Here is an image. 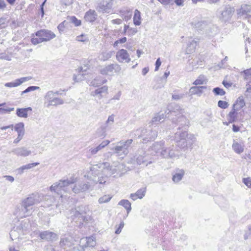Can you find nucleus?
Here are the masks:
<instances>
[{
  "label": "nucleus",
  "mask_w": 251,
  "mask_h": 251,
  "mask_svg": "<svg viewBox=\"0 0 251 251\" xmlns=\"http://www.w3.org/2000/svg\"><path fill=\"white\" fill-rule=\"evenodd\" d=\"M123 166L119 163H114L111 166L107 162L99 163L91 167L84 177L92 184H103L106 182L108 176L120 172Z\"/></svg>",
  "instance_id": "1"
},
{
  "label": "nucleus",
  "mask_w": 251,
  "mask_h": 251,
  "mask_svg": "<svg viewBox=\"0 0 251 251\" xmlns=\"http://www.w3.org/2000/svg\"><path fill=\"white\" fill-rule=\"evenodd\" d=\"M38 198V195L32 194L24 199L21 203V209L16 212L17 216L23 218L31 215L33 205L39 202Z\"/></svg>",
  "instance_id": "2"
},
{
  "label": "nucleus",
  "mask_w": 251,
  "mask_h": 251,
  "mask_svg": "<svg viewBox=\"0 0 251 251\" xmlns=\"http://www.w3.org/2000/svg\"><path fill=\"white\" fill-rule=\"evenodd\" d=\"M76 181V179L74 177H72L69 179L60 180L50 187V190L60 195L62 198L64 193H70L72 191V185Z\"/></svg>",
  "instance_id": "3"
},
{
  "label": "nucleus",
  "mask_w": 251,
  "mask_h": 251,
  "mask_svg": "<svg viewBox=\"0 0 251 251\" xmlns=\"http://www.w3.org/2000/svg\"><path fill=\"white\" fill-rule=\"evenodd\" d=\"M181 130L179 126L178 131L176 133L175 140L177 145L180 148L191 146L195 141V137L194 135L188 134L187 130Z\"/></svg>",
  "instance_id": "4"
},
{
  "label": "nucleus",
  "mask_w": 251,
  "mask_h": 251,
  "mask_svg": "<svg viewBox=\"0 0 251 251\" xmlns=\"http://www.w3.org/2000/svg\"><path fill=\"white\" fill-rule=\"evenodd\" d=\"M133 142L132 139L121 141L112 149L114 153L118 156H126L129 153V148Z\"/></svg>",
  "instance_id": "5"
},
{
  "label": "nucleus",
  "mask_w": 251,
  "mask_h": 251,
  "mask_svg": "<svg viewBox=\"0 0 251 251\" xmlns=\"http://www.w3.org/2000/svg\"><path fill=\"white\" fill-rule=\"evenodd\" d=\"M170 115L172 116H175V117H172L171 120L172 122L176 124L179 125L180 126H188L189 121L183 115L184 112L183 110L180 109L178 112L176 111H169Z\"/></svg>",
  "instance_id": "6"
},
{
  "label": "nucleus",
  "mask_w": 251,
  "mask_h": 251,
  "mask_svg": "<svg viewBox=\"0 0 251 251\" xmlns=\"http://www.w3.org/2000/svg\"><path fill=\"white\" fill-rule=\"evenodd\" d=\"M83 208V206L79 207H78L79 210H75L74 212L73 220L78 224H82L84 222H87L90 219L89 217L85 216V212L82 211V209Z\"/></svg>",
  "instance_id": "7"
},
{
  "label": "nucleus",
  "mask_w": 251,
  "mask_h": 251,
  "mask_svg": "<svg viewBox=\"0 0 251 251\" xmlns=\"http://www.w3.org/2000/svg\"><path fill=\"white\" fill-rule=\"evenodd\" d=\"M108 87L104 85L100 87H98L95 90L92 91L91 95L94 97L96 100H100L106 97L108 94Z\"/></svg>",
  "instance_id": "8"
},
{
  "label": "nucleus",
  "mask_w": 251,
  "mask_h": 251,
  "mask_svg": "<svg viewBox=\"0 0 251 251\" xmlns=\"http://www.w3.org/2000/svg\"><path fill=\"white\" fill-rule=\"evenodd\" d=\"M112 0H103L96 7L99 12L108 13L112 7Z\"/></svg>",
  "instance_id": "9"
},
{
  "label": "nucleus",
  "mask_w": 251,
  "mask_h": 251,
  "mask_svg": "<svg viewBox=\"0 0 251 251\" xmlns=\"http://www.w3.org/2000/svg\"><path fill=\"white\" fill-rule=\"evenodd\" d=\"M121 70V67L117 64H113L105 66L100 69L102 75H112L114 73H119Z\"/></svg>",
  "instance_id": "10"
},
{
  "label": "nucleus",
  "mask_w": 251,
  "mask_h": 251,
  "mask_svg": "<svg viewBox=\"0 0 251 251\" xmlns=\"http://www.w3.org/2000/svg\"><path fill=\"white\" fill-rule=\"evenodd\" d=\"M37 37H41L44 42H48L55 37V34L50 30L41 29L35 33Z\"/></svg>",
  "instance_id": "11"
},
{
  "label": "nucleus",
  "mask_w": 251,
  "mask_h": 251,
  "mask_svg": "<svg viewBox=\"0 0 251 251\" xmlns=\"http://www.w3.org/2000/svg\"><path fill=\"white\" fill-rule=\"evenodd\" d=\"M174 149V146L173 145L170 147H166L164 145L162 151H160V154L161 156L166 158L177 157L178 155L175 153Z\"/></svg>",
  "instance_id": "12"
},
{
  "label": "nucleus",
  "mask_w": 251,
  "mask_h": 251,
  "mask_svg": "<svg viewBox=\"0 0 251 251\" xmlns=\"http://www.w3.org/2000/svg\"><path fill=\"white\" fill-rule=\"evenodd\" d=\"M116 59L120 63H128L131 60L129 53L125 49H121L117 52Z\"/></svg>",
  "instance_id": "13"
},
{
  "label": "nucleus",
  "mask_w": 251,
  "mask_h": 251,
  "mask_svg": "<svg viewBox=\"0 0 251 251\" xmlns=\"http://www.w3.org/2000/svg\"><path fill=\"white\" fill-rule=\"evenodd\" d=\"M12 152L17 156L21 157H26L34 153V151H31L29 148L25 147H18L14 149Z\"/></svg>",
  "instance_id": "14"
},
{
  "label": "nucleus",
  "mask_w": 251,
  "mask_h": 251,
  "mask_svg": "<svg viewBox=\"0 0 251 251\" xmlns=\"http://www.w3.org/2000/svg\"><path fill=\"white\" fill-rule=\"evenodd\" d=\"M59 92H53V91H48L44 96V105L46 107H50L54 100L55 96L59 95Z\"/></svg>",
  "instance_id": "15"
},
{
  "label": "nucleus",
  "mask_w": 251,
  "mask_h": 251,
  "mask_svg": "<svg viewBox=\"0 0 251 251\" xmlns=\"http://www.w3.org/2000/svg\"><path fill=\"white\" fill-rule=\"evenodd\" d=\"M251 13V4H242L241 8L237 10L238 18L244 17L247 18Z\"/></svg>",
  "instance_id": "16"
},
{
  "label": "nucleus",
  "mask_w": 251,
  "mask_h": 251,
  "mask_svg": "<svg viewBox=\"0 0 251 251\" xmlns=\"http://www.w3.org/2000/svg\"><path fill=\"white\" fill-rule=\"evenodd\" d=\"M234 12V7L229 5L226 6L221 13V19L226 22L230 19Z\"/></svg>",
  "instance_id": "17"
},
{
  "label": "nucleus",
  "mask_w": 251,
  "mask_h": 251,
  "mask_svg": "<svg viewBox=\"0 0 251 251\" xmlns=\"http://www.w3.org/2000/svg\"><path fill=\"white\" fill-rule=\"evenodd\" d=\"M91 188V185L84 182H81L75 184L72 187V191L75 194L85 192Z\"/></svg>",
  "instance_id": "18"
},
{
  "label": "nucleus",
  "mask_w": 251,
  "mask_h": 251,
  "mask_svg": "<svg viewBox=\"0 0 251 251\" xmlns=\"http://www.w3.org/2000/svg\"><path fill=\"white\" fill-rule=\"evenodd\" d=\"M31 79L30 76L23 77L15 80L14 81L7 82L4 84L7 87H16L21 85L22 83L27 81Z\"/></svg>",
  "instance_id": "19"
},
{
  "label": "nucleus",
  "mask_w": 251,
  "mask_h": 251,
  "mask_svg": "<svg viewBox=\"0 0 251 251\" xmlns=\"http://www.w3.org/2000/svg\"><path fill=\"white\" fill-rule=\"evenodd\" d=\"M219 32L218 27L212 24L207 25L205 27V33L206 35L211 38L216 35Z\"/></svg>",
  "instance_id": "20"
},
{
  "label": "nucleus",
  "mask_w": 251,
  "mask_h": 251,
  "mask_svg": "<svg viewBox=\"0 0 251 251\" xmlns=\"http://www.w3.org/2000/svg\"><path fill=\"white\" fill-rule=\"evenodd\" d=\"M198 41L189 38L187 46L185 50L186 54H191L195 51L196 47L198 45Z\"/></svg>",
  "instance_id": "21"
},
{
  "label": "nucleus",
  "mask_w": 251,
  "mask_h": 251,
  "mask_svg": "<svg viewBox=\"0 0 251 251\" xmlns=\"http://www.w3.org/2000/svg\"><path fill=\"white\" fill-rule=\"evenodd\" d=\"M167 117L166 111L165 112H160L156 113L152 118L151 123L152 125H157L163 122Z\"/></svg>",
  "instance_id": "22"
},
{
  "label": "nucleus",
  "mask_w": 251,
  "mask_h": 251,
  "mask_svg": "<svg viewBox=\"0 0 251 251\" xmlns=\"http://www.w3.org/2000/svg\"><path fill=\"white\" fill-rule=\"evenodd\" d=\"M146 155H136L132 158L133 161H135L138 165L145 164L146 166H148V164L152 163V161H149L148 162V160L146 158Z\"/></svg>",
  "instance_id": "23"
},
{
  "label": "nucleus",
  "mask_w": 251,
  "mask_h": 251,
  "mask_svg": "<svg viewBox=\"0 0 251 251\" xmlns=\"http://www.w3.org/2000/svg\"><path fill=\"white\" fill-rule=\"evenodd\" d=\"M110 143L109 140H104L96 148H91L89 149V152L90 155L96 154L99 151L104 148Z\"/></svg>",
  "instance_id": "24"
},
{
  "label": "nucleus",
  "mask_w": 251,
  "mask_h": 251,
  "mask_svg": "<svg viewBox=\"0 0 251 251\" xmlns=\"http://www.w3.org/2000/svg\"><path fill=\"white\" fill-rule=\"evenodd\" d=\"M74 240L71 236H68L61 238L60 245V246L66 249L67 247H70L74 244Z\"/></svg>",
  "instance_id": "25"
},
{
  "label": "nucleus",
  "mask_w": 251,
  "mask_h": 251,
  "mask_svg": "<svg viewBox=\"0 0 251 251\" xmlns=\"http://www.w3.org/2000/svg\"><path fill=\"white\" fill-rule=\"evenodd\" d=\"M80 243L82 244L85 243L84 245H82L85 247H93L96 245L95 238L93 236L82 238L80 239Z\"/></svg>",
  "instance_id": "26"
},
{
  "label": "nucleus",
  "mask_w": 251,
  "mask_h": 251,
  "mask_svg": "<svg viewBox=\"0 0 251 251\" xmlns=\"http://www.w3.org/2000/svg\"><path fill=\"white\" fill-rule=\"evenodd\" d=\"M40 237L42 239L50 241L56 239V234L51 231H44L40 234Z\"/></svg>",
  "instance_id": "27"
},
{
  "label": "nucleus",
  "mask_w": 251,
  "mask_h": 251,
  "mask_svg": "<svg viewBox=\"0 0 251 251\" xmlns=\"http://www.w3.org/2000/svg\"><path fill=\"white\" fill-rule=\"evenodd\" d=\"M146 192V188H142L139 189L136 193L131 194L130 198L133 201H135L137 199H141L145 196Z\"/></svg>",
  "instance_id": "28"
},
{
  "label": "nucleus",
  "mask_w": 251,
  "mask_h": 251,
  "mask_svg": "<svg viewBox=\"0 0 251 251\" xmlns=\"http://www.w3.org/2000/svg\"><path fill=\"white\" fill-rule=\"evenodd\" d=\"M97 16L95 11L90 9L85 13L84 19L87 22H93L95 21Z\"/></svg>",
  "instance_id": "29"
},
{
  "label": "nucleus",
  "mask_w": 251,
  "mask_h": 251,
  "mask_svg": "<svg viewBox=\"0 0 251 251\" xmlns=\"http://www.w3.org/2000/svg\"><path fill=\"white\" fill-rule=\"evenodd\" d=\"M206 86H193L190 89V92L193 95H197L200 97L203 92L204 89H206Z\"/></svg>",
  "instance_id": "30"
},
{
  "label": "nucleus",
  "mask_w": 251,
  "mask_h": 251,
  "mask_svg": "<svg viewBox=\"0 0 251 251\" xmlns=\"http://www.w3.org/2000/svg\"><path fill=\"white\" fill-rule=\"evenodd\" d=\"M245 106V102L243 97H239L236 100L235 103L233 105V108L238 111Z\"/></svg>",
  "instance_id": "31"
},
{
  "label": "nucleus",
  "mask_w": 251,
  "mask_h": 251,
  "mask_svg": "<svg viewBox=\"0 0 251 251\" xmlns=\"http://www.w3.org/2000/svg\"><path fill=\"white\" fill-rule=\"evenodd\" d=\"M32 111V108L30 107L25 108H18L16 110L17 115L21 118H27L28 116L27 111Z\"/></svg>",
  "instance_id": "32"
},
{
  "label": "nucleus",
  "mask_w": 251,
  "mask_h": 251,
  "mask_svg": "<svg viewBox=\"0 0 251 251\" xmlns=\"http://www.w3.org/2000/svg\"><path fill=\"white\" fill-rule=\"evenodd\" d=\"M184 171L183 170H177L175 174L173 175L172 179L175 183H177L180 181L184 175Z\"/></svg>",
  "instance_id": "33"
},
{
  "label": "nucleus",
  "mask_w": 251,
  "mask_h": 251,
  "mask_svg": "<svg viewBox=\"0 0 251 251\" xmlns=\"http://www.w3.org/2000/svg\"><path fill=\"white\" fill-rule=\"evenodd\" d=\"M233 151L238 154H240L244 151V145L234 141L232 145Z\"/></svg>",
  "instance_id": "34"
},
{
  "label": "nucleus",
  "mask_w": 251,
  "mask_h": 251,
  "mask_svg": "<svg viewBox=\"0 0 251 251\" xmlns=\"http://www.w3.org/2000/svg\"><path fill=\"white\" fill-rule=\"evenodd\" d=\"M164 146V142H156L152 145L151 150L155 153L160 154V151H162Z\"/></svg>",
  "instance_id": "35"
},
{
  "label": "nucleus",
  "mask_w": 251,
  "mask_h": 251,
  "mask_svg": "<svg viewBox=\"0 0 251 251\" xmlns=\"http://www.w3.org/2000/svg\"><path fill=\"white\" fill-rule=\"evenodd\" d=\"M14 129L18 133V135L24 136L25 134V127L23 123H19L16 124L14 126Z\"/></svg>",
  "instance_id": "36"
},
{
  "label": "nucleus",
  "mask_w": 251,
  "mask_h": 251,
  "mask_svg": "<svg viewBox=\"0 0 251 251\" xmlns=\"http://www.w3.org/2000/svg\"><path fill=\"white\" fill-rule=\"evenodd\" d=\"M133 23L135 25H140L141 23V17L140 12L136 9L134 11V15L133 16Z\"/></svg>",
  "instance_id": "37"
},
{
  "label": "nucleus",
  "mask_w": 251,
  "mask_h": 251,
  "mask_svg": "<svg viewBox=\"0 0 251 251\" xmlns=\"http://www.w3.org/2000/svg\"><path fill=\"white\" fill-rule=\"evenodd\" d=\"M118 205L124 207L126 210L127 214H128L131 210V203L127 200H122L120 201L118 203Z\"/></svg>",
  "instance_id": "38"
},
{
  "label": "nucleus",
  "mask_w": 251,
  "mask_h": 251,
  "mask_svg": "<svg viewBox=\"0 0 251 251\" xmlns=\"http://www.w3.org/2000/svg\"><path fill=\"white\" fill-rule=\"evenodd\" d=\"M157 136V133L155 131L149 130L146 133L145 137L143 139L144 141H148L154 139Z\"/></svg>",
  "instance_id": "39"
},
{
  "label": "nucleus",
  "mask_w": 251,
  "mask_h": 251,
  "mask_svg": "<svg viewBox=\"0 0 251 251\" xmlns=\"http://www.w3.org/2000/svg\"><path fill=\"white\" fill-rule=\"evenodd\" d=\"M113 51H103L100 55L99 58L100 60L105 61L111 57L113 55Z\"/></svg>",
  "instance_id": "40"
},
{
  "label": "nucleus",
  "mask_w": 251,
  "mask_h": 251,
  "mask_svg": "<svg viewBox=\"0 0 251 251\" xmlns=\"http://www.w3.org/2000/svg\"><path fill=\"white\" fill-rule=\"evenodd\" d=\"M237 110L232 108L231 111L228 114V120L229 123H232L236 121L237 116Z\"/></svg>",
  "instance_id": "41"
},
{
  "label": "nucleus",
  "mask_w": 251,
  "mask_h": 251,
  "mask_svg": "<svg viewBox=\"0 0 251 251\" xmlns=\"http://www.w3.org/2000/svg\"><path fill=\"white\" fill-rule=\"evenodd\" d=\"M112 196L111 195H104L100 197L98 200L99 204H103L108 202L112 199Z\"/></svg>",
  "instance_id": "42"
},
{
  "label": "nucleus",
  "mask_w": 251,
  "mask_h": 251,
  "mask_svg": "<svg viewBox=\"0 0 251 251\" xmlns=\"http://www.w3.org/2000/svg\"><path fill=\"white\" fill-rule=\"evenodd\" d=\"M148 130L146 128H140L135 131L134 134L135 136H137L139 138L143 137L144 138Z\"/></svg>",
  "instance_id": "43"
},
{
  "label": "nucleus",
  "mask_w": 251,
  "mask_h": 251,
  "mask_svg": "<svg viewBox=\"0 0 251 251\" xmlns=\"http://www.w3.org/2000/svg\"><path fill=\"white\" fill-rule=\"evenodd\" d=\"M106 82V79L100 80L99 78H96L91 82L90 85L98 88L99 86L104 84Z\"/></svg>",
  "instance_id": "44"
},
{
  "label": "nucleus",
  "mask_w": 251,
  "mask_h": 251,
  "mask_svg": "<svg viewBox=\"0 0 251 251\" xmlns=\"http://www.w3.org/2000/svg\"><path fill=\"white\" fill-rule=\"evenodd\" d=\"M207 81V79L204 75H201L194 82L193 84L195 85L204 84L206 83Z\"/></svg>",
  "instance_id": "45"
},
{
  "label": "nucleus",
  "mask_w": 251,
  "mask_h": 251,
  "mask_svg": "<svg viewBox=\"0 0 251 251\" xmlns=\"http://www.w3.org/2000/svg\"><path fill=\"white\" fill-rule=\"evenodd\" d=\"M121 13L123 16V19L125 21H127L131 19L132 13L130 11V10H127L126 11H121Z\"/></svg>",
  "instance_id": "46"
},
{
  "label": "nucleus",
  "mask_w": 251,
  "mask_h": 251,
  "mask_svg": "<svg viewBox=\"0 0 251 251\" xmlns=\"http://www.w3.org/2000/svg\"><path fill=\"white\" fill-rule=\"evenodd\" d=\"M12 57V54L8 52L4 51L3 52H0V59H4L6 60H11Z\"/></svg>",
  "instance_id": "47"
},
{
  "label": "nucleus",
  "mask_w": 251,
  "mask_h": 251,
  "mask_svg": "<svg viewBox=\"0 0 251 251\" xmlns=\"http://www.w3.org/2000/svg\"><path fill=\"white\" fill-rule=\"evenodd\" d=\"M76 40L78 42H87L89 41V39L86 35L81 34L76 36Z\"/></svg>",
  "instance_id": "48"
},
{
  "label": "nucleus",
  "mask_w": 251,
  "mask_h": 251,
  "mask_svg": "<svg viewBox=\"0 0 251 251\" xmlns=\"http://www.w3.org/2000/svg\"><path fill=\"white\" fill-rule=\"evenodd\" d=\"M64 103V101L63 100V99H62L60 98L55 97V98L54 99V100L52 102V104H51V106H56L58 105L63 104Z\"/></svg>",
  "instance_id": "49"
},
{
  "label": "nucleus",
  "mask_w": 251,
  "mask_h": 251,
  "mask_svg": "<svg viewBox=\"0 0 251 251\" xmlns=\"http://www.w3.org/2000/svg\"><path fill=\"white\" fill-rule=\"evenodd\" d=\"M213 92L215 95L223 96L225 94V91L219 87H216L213 89Z\"/></svg>",
  "instance_id": "50"
},
{
  "label": "nucleus",
  "mask_w": 251,
  "mask_h": 251,
  "mask_svg": "<svg viewBox=\"0 0 251 251\" xmlns=\"http://www.w3.org/2000/svg\"><path fill=\"white\" fill-rule=\"evenodd\" d=\"M40 89L38 86H31L28 87L25 90L22 92L21 95H23L24 94L28 93L31 91H35Z\"/></svg>",
  "instance_id": "51"
},
{
  "label": "nucleus",
  "mask_w": 251,
  "mask_h": 251,
  "mask_svg": "<svg viewBox=\"0 0 251 251\" xmlns=\"http://www.w3.org/2000/svg\"><path fill=\"white\" fill-rule=\"evenodd\" d=\"M31 42L33 45H36L38 44L44 42V40L41 37H37L36 38H32L31 40Z\"/></svg>",
  "instance_id": "52"
},
{
  "label": "nucleus",
  "mask_w": 251,
  "mask_h": 251,
  "mask_svg": "<svg viewBox=\"0 0 251 251\" xmlns=\"http://www.w3.org/2000/svg\"><path fill=\"white\" fill-rule=\"evenodd\" d=\"M8 20L6 18H0V28H4L7 26Z\"/></svg>",
  "instance_id": "53"
},
{
  "label": "nucleus",
  "mask_w": 251,
  "mask_h": 251,
  "mask_svg": "<svg viewBox=\"0 0 251 251\" xmlns=\"http://www.w3.org/2000/svg\"><path fill=\"white\" fill-rule=\"evenodd\" d=\"M71 23H73L75 26H77L81 25V21L78 20L75 17L72 16L70 18Z\"/></svg>",
  "instance_id": "54"
},
{
  "label": "nucleus",
  "mask_w": 251,
  "mask_h": 251,
  "mask_svg": "<svg viewBox=\"0 0 251 251\" xmlns=\"http://www.w3.org/2000/svg\"><path fill=\"white\" fill-rule=\"evenodd\" d=\"M14 108L10 107L8 108H0V113L1 114H5L6 113H9L10 112L13 111Z\"/></svg>",
  "instance_id": "55"
},
{
  "label": "nucleus",
  "mask_w": 251,
  "mask_h": 251,
  "mask_svg": "<svg viewBox=\"0 0 251 251\" xmlns=\"http://www.w3.org/2000/svg\"><path fill=\"white\" fill-rule=\"evenodd\" d=\"M228 105L229 104L227 102L223 100H219L218 102V106L223 109L226 108Z\"/></svg>",
  "instance_id": "56"
},
{
  "label": "nucleus",
  "mask_w": 251,
  "mask_h": 251,
  "mask_svg": "<svg viewBox=\"0 0 251 251\" xmlns=\"http://www.w3.org/2000/svg\"><path fill=\"white\" fill-rule=\"evenodd\" d=\"M243 182L248 187L251 188V177L244 178Z\"/></svg>",
  "instance_id": "57"
},
{
  "label": "nucleus",
  "mask_w": 251,
  "mask_h": 251,
  "mask_svg": "<svg viewBox=\"0 0 251 251\" xmlns=\"http://www.w3.org/2000/svg\"><path fill=\"white\" fill-rule=\"evenodd\" d=\"M127 39L126 37H123L122 38H121L117 41H116L114 43V47H116L118 46L119 44H123L126 42Z\"/></svg>",
  "instance_id": "58"
},
{
  "label": "nucleus",
  "mask_w": 251,
  "mask_h": 251,
  "mask_svg": "<svg viewBox=\"0 0 251 251\" xmlns=\"http://www.w3.org/2000/svg\"><path fill=\"white\" fill-rule=\"evenodd\" d=\"M124 225L125 224L123 221L121 222L120 224L115 230L116 234H119L121 232L122 229L124 226Z\"/></svg>",
  "instance_id": "59"
},
{
  "label": "nucleus",
  "mask_w": 251,
  "mask_h": 251,
  "mask_svg": "<svg viewBox=\"0 0 251 251\" xmlns=\"http://www.w3.org/2000/svg\"><path fill=\"white\" fill-rule=\"evenodd\" d=\"M39 164V163H38V162L29 163V164L25 165V168H26V170H28V169H31V168L38 165Z\"/></svg>",
  "instance_id": "60"
},
{
  "label": "nucleus",
  "mask_w": 251,
  "mask_h": 251,
  "mask_svg": "<svg viewBox=\"0 0 251 251\" xmlns=\"http://www.w3.org/2000/svg\"><path fill=\"white\" fill-rule=\"evenodd\" d=\"M244 74H245V79H248L251 77V69H248L244 71Z\"/></svg>",
  "instance_id": "61"
},
{
  "label": "nucleus",
  "mask_w": 251,
  "mask_h": 251,
  "mask_svg": "<svg viewBox=\"0 0 251 251\" xmlns=\"http://www.w3.org/2000/svg\"><path fill=\"white\" fill-rule=\"evenodd\" d=\"M62 4L65 6H69L72 4L73 2V0H60Z\"/></svg>",
  "instance_id": "62"
},
{
  "label": "nucleus",
  "mask_w": 251,
  "mask_h": 251,
  "mask_svg": "<svg viewBox=\"0 0 251 251\" xmlns=\"http://www.w3.org/2000/svg\"><path fill=\"white\" fill-rule=\"evenodd\" d=\"M122 95L121 92L119 91L116 94H115L112 99H111L110 101L112 100H119Z\"/></svg>",
  "instance_id": "63"
},
{
  "label": "nucleus",
  "mask_w": 251,
  "mask_h": 251,
  "mask_svg": "<svg viewBox=\"0 0 251 251\" xmlns=\"http://www.w3.org/2000/svg\"><path fill=\"white\" fill-rule=\"evenodd\" d=\"M114 116L113 115H111L108 117V118L106 121V123L107 124H112L114 122Z\"/></svg>",
  "instance_id": "64"
}]
</instances>
